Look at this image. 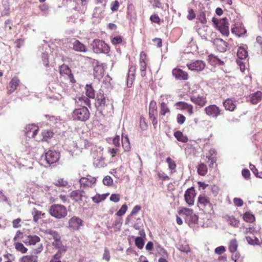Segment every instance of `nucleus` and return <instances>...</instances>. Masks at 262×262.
I'll return each mask as SVG.
<instances>
[{
    "instance_id": "nucleus-1",
    "label": "nucleus",
    "mask_w": 262,
    "mask_h": 262,
    "mask_svg": "<svg viewBox=\"0 0 262 262\" xmlns=\"http://www.w3.org/2000/svg\"><path fill=\"white\" fill-rule=\"evenodd\" d=\"M50 214L57 219H62L64 218L68 214L67 208L62 205L53 204L49 208Z\"/></svg>"
},
{
    "instance_id": "nucleus-2",
    "label": "nucleus",
    "mask_w": 262,
    "mask_h": 262,
    "mask_svg": "<svg viewBox=\"0 0 262 262\" xmlns=\"http://www.w3.org/2000/svg\"><path fill=\"white\" fill-rule=\"evenodd\" d=\"M90 112L85 106L75 108L72 113V118L74 120L84 122L90 118Z\"/></svg>"
},
{
    "instance_id": "nucleus-3",
    "label": "nucleus",
    "mask_w": 262,
    "mask_h": 262,
    "mask_svg": "<svg viewBox=\"0 0 262 262\" xmlns=\"http://www.w3.org/2000/svg\"><path fill=\"white\" fill-rule=\"evenodd\" d=\"M107 102H108V100L106 99L104 96L103 92L101 90L99 91L97 94L95 105L99 114L101 115H104L103 114V111L105 110V108L108 106Z\"/></svg>"
},
{
    "instance_id": "nucleus-4",
    "label": "nucleus",
    "mask_w": 262,
    "mask_h": 262,
    "mask_svg": "<svg viewBox=\"0 0 262 262\" xmlns=\"http://www.w3.org/2000/svg\"><path fill=\"white\" fill-rule=\"evenodd\" d=\"M91 46L95 53L107 54L110 52L108 46L102 40L95 39L91 43Z\"/></svg>"
},
{
    "instance_id": "nucleus-5",
    "label": "nucleus",
    "mask_w": 262,
    "mask_h": 262,
    "mask_svg": "<svg viewBox=\"0 0 262 262\" xmlns=\"http://www.w3.org/2000/svg\"><path fill=\"white\" fill-rule=\"evenodd\" d=\"M212 22L223 35L226 36H228L229 34V27L227 18L225 17L218 20L217 19L213 17Z\"/></svg>"
},
{
    "instance_id": "nucleus-6",
    "label": "nucleus",
    "mask_w": 262,
    "mask_h": 262,
    "mask_svg": "<svg viewBox=\"0 0 262 262\" xmlns=\"http://www.w3.org/2000/svg\"><path fill=\"white\" fill-rule=\"evenodd\" d=\"M157 116L158 113L156 102L155 101H151L149 106V117L151 120L152 125L155 128H156L158 124V120L157 119Z\"/></svg>"
},
{
    "instance_id": "nucleus-7",
    "label": "nucleus",
    "mask_w": 262,
    "mask_h": 262,
    "mask_svg": "<svg viewBox=\"0 0 262 262\" xmlns=\"http://www.w3.org/2000/svg\"><path fill=\"white\" fill-rule=\"evenodd\" d=\"M204 111L207 116L213 118H216L222 114V110L215 104L209 105Z\"/></svg>"
},
{
    "instance_id": "nucleus-8",
    "label": "nucleus",
    "mask_w": 262,
    "mask_h": 262,
    "mask_svg": "<svg viewBox=\"0 0 262 262\" xmlns=\"http://www.w3.org/2000/svg\"><path fill=\"white\" fill-rule=\"evenodd\" d=\"M60 158V153L56 151L49 150L45 155L47 163L50 165L57 162Z\"/></svg>"
},
{
    "instance_id": "nucleus-9",
    "label": "nucleus",
    "mask_w": 262,
    "mask_h": 262,
    "mask_svg": "<svg viewBox=\"0 0 262 262\" xmlns=\"http://www.w3.org/2000/svg\"><path fill=\"white\" fill-rule=\"evenodd\" d=\"M187 66L188 69L191 71L200 72L203 71L205 69L206 63L201 60H196L189 63H187Z\"/></svg>"
},
{
    "instance_id": "nucleus-10",
    "label": "nucleus",
    "mask_w": 262,
    "mask_h": 262,
    "mask_svg": "<svg viewBox=\"0 0 262 262\" xmlns=\"http://www.w3.org/2000/svg\"><path fill=\"white\" fill-rule=\"evenodd\" d=\"M82 224L83 221L79 217L73 216L69 221V228L71 230H78Z\"/></svg>"
},
{
    "instance_id": "nucleus-11",
    "label": "nucleus",
    "mask_w": 262,
    "mask_h": 262,
    "mask_svg": "<svg viewBox=\"0 0 262 262\" xmlns=\"http://www.w3.org/2000/svg\"><path fill=\"white\" fill-rule=\"evenodd\" d=\"M195 196V190L193 187L187 189L185 191L184 194L185 201L189 206L193 205Z\"/></svg>"
},
{
    "instance_id": "nucleus-12",
    "label": "nucleus",
    "mask_w": 262,
    "mask_h": 262,
    "mask_svg": "<svg viewBox=\"0 0 262 262\" xmlns=\"http://www.w3.org/2000/svg\"><path fill=\"white\" fill-rule=\"evenodd\" d=\"M190 100L195 104L203 106L206 103V95L202 94V95H195L194 93L190 96Z\"/></svg>"
},
{
    "instance_id": "nucleus-13",
    "label": "nucleus",
    "mask_w": 262,
    "mask_h": 262,
    "mask_svg": "<svg viewBox=\"0 0 262 262\" xmlns=\"http://www.w3.org/2000/svg\"><path fill=\"white\" fill-rule=\"evenodd\" d=\"M213 43L217 50L221 52H225L227 49V43L222 39L215 38Z\"/></svg>"
},
{
    "instance_id": "nucleus-14",
    "label": "nucleus",
    "mask_w": 262,
    "mask_h": 262,
    "mask_svg": "<svg viewBox=\"0 0 262 262\" xmlns=\"http://www.w3.org/2000/svg\"><path fill=\"white\" fill-rule=\"evenodd\" d=\"M94 64H96V65L94 67V76L95 78L99 79L100 77H102L104 69L101 65L99 64V62L98 60H95L94 61Z\"/></svg>"
},
{
    "instance_id": "nucleus-15",
    "label": "nucleus",
    "mask_w": 262,
    "mask_h": 262,
    "mask_svg": "<svg viewBox=\"0 0 262 262\" xmlns=\"http://www.w3.org/2000/svg\"><path fill=\"white\" fill-rule=\"evenodd\" d=\"M38 132V127L33 124H29L25 128V134L29 138H34Z\"/></svg>"
},
{
    "instance_id": "nucleus-16",
    "label": "nucleus",
    "mask_w": 262,
    "mask_h": 262,
    "mask_svg": "<svg viewBox=\"0 0 262 262\" xmlns=\"http://www.w3.org/2000/svg\"><path fill=\"white\" fill-rule=\"evenodd\" d=\"M135 73L136 67L133 65H130L128 69L127 78V86L128 88H130L133 84V82L135 78Z\"/></svg>"
},
{
    "instance_id": "nucleus-17",
    "label": "nucleus",
    "mask_w": 262,
    "mask_h": 262,
    "mask_svg": "<svg viewBox=\"0 0 262 262\" xmlns=\"http://www.w3.org/2000/svg\"><path fill=\"white\" fill-rule=\"evenodd\" d=\"M172 75L179 80H186L188 79V74L180 69H174L172 71Z\"/></svg>"
},
{
    "instance_id": "nucleus-18",
    "label": "nucleus",
    "mask_w": 262,
    "mask_h": 262,
    "mask_svg": "<svg viewBox=\"0 0 262 262\" xmlns=\"http://www.w3.org/2000/svg\"><path fill=\"white\" fill-rule=\"evenodd\" d=\"M72 45V49L78 52H86L87 49L85 45L81 43L79 40L75 39L73 42L71 43Z\"/></svg>"
},
{
    "instance_id": "nucleus-19",
    "label": "nucleus",
    "mask_w": 262,
    "mask_h": 262,
    "mask_svg": "<svg viewBox=\"0 0 262 262\" xmlns=\"http://www.w3.org/2000/svg\"><path fill=\"white\" fill-rule=\"evenodd\" d=\"M96 179L95 178L90 176V178L82 177L80 179L79 182L81 186L83 185L84 187H91L96 182Z\"/></svg>"
},
{
    "instance_id": "nucleus-20",
    "label": "nucleus",
    "mask_w": 262,
    "mask_h": 262,
    "mask_svg": "<svg viewBox=\"0 0 262 262\" xmlns=\"http://www.w3.org/2000/svg\"><path fill=\"white\" fill-rule=\"evenodd\" d=\"M19 83L20 81L18 78L16 77L12 78L9 83V87L8 88V94L13 93Z\"/></svg>"
},
{
    "instance_id": "nucleus-21",
    "label": "nucleus",
    "mask_w": 262,
    "mask_h": 262,
    "mask_svg": "<svg viewBox=\"0 0 262 262\" xmlns=\"http://www.w3.org/2000/svg\"><path fill=\"white\" fill-rule=\"evenodd\" d=\"M198 206L200 208L208 207L211 208V204L208 199L204 196L200 195L198 199Z\"/></svg>"
},
{
    "instance_id": "nucleus-22",
    "label": "nucleus",
    "mask_w": 262,
    "mask_h": 262,
    "mask_svg": "<svg viewBox=\"0 0 262 262\" xmlns=\"http://www.w3.org/2000/svg\"><path fill=\"white\" fill-rule=\"evenodd\" d=\"M143 56L145 57V54L143 52H142L140 54V66L141 75L142 77H144L146 75V63L144 61Z\"/></svg>"
},
{
    "instance_id": "nucleus-23",
    "label": "nucleus",
    "mask_w": 262,
    "mask_h": 262,
    "mask_svg": "<svg viewBox=\"0 0 262 262\" xmlns=\"http://www.w3.org/2000/svg\"><path fill=\"white\" fill-rule=\"evenodd\" d=\"M262 99V93L258 91L250 96V101L252 104H257Z\"/></svg>"
},
{
    "instance_id": "nucleus-24",
    "label": "nucleus",
    "mask_w": 262,
    "mask_h": 262,
    "mask_svg": "<svg viewBox=\"0 0 262 262\" xmlns=\"http://www.w3.org/2000/svg\"><path fill=\"white\" fill-rule=\"evenodd\" d=\"M59 72L61 75H67L69 78H73V75L71 73V70L66 64H63L59 68Z\"/></svg>"
},
{
    "instance_id": "nucleus-25",
    "label": "nucleus",
    "mask_w": 262,
    "mask_h": 262,
    "mask_svg": "<svg viewBox=\"0 0 262 262\" xmlns=\"http://www.w3.org/2000/svg\"><path fill=\"white\" fill-rule=\"evenodd\" d=\"M223 105L226 110L233 111L236 107L235 104L230 99H227L223 102Z\"/></svg>"
},
{
    "instance_id": "nucleus-26",
    "label": "nucleus",
    "mask_w": 262,
    "mask_h": 262,
    "mask_svg": "<svg viewBox=\"0 0 262 262\" xmlns=\"http://www.w3.org/2000/svg\"><path fill=\"white\" fill-rule=\"evenodd\" d=\"M40 240V237L37 235H29L24 242L26 244H28L30 245H34L37 242H39Z\"/></svg>"
},
{
    "instance_id": "nucleus-27",
    "label": "nucleus",
    "mask_w": 262,
    "mask_h": 262,
    "mask_svg": "<svg viewBox=\"0 0 262 262\" xmlns=\"http://www.w3.org/2000/svg\"><path fill=\"white\" fill-rule=\"evenodd\" d=\"M45 233L47 234H49L51 235L54 239L55 240L54 242H58L60 240L61 236L55 230H53L52 229H47L45 231Z\"/></svg>"
},
{
    "instance_id": "nucleus-28",
    "label": "nucleus",
    "mask_w": 262,
    "mask_h": 262,
    "mask_svg": "<svg viewBox=\"0 0 262 262\" xmlns=\"http://www.w3.org/2000/svg\"><path fill=\"white\" fill-rule=\"evenodd\" d=\"M174 136L179 141L182 142L183 143H186L188 141L187 137L184 136L182 132L181 131H177L174 132Z\"/></svg>"
},
{
    "instance_id": "nucleus-29",
    "label": "nucleus",
    "mask_w": 262,
    "mask_h": 262,
    "mask_svg": "<svg viewBox=\"0 0 262 262\" xmlns=\"http://www.w3.org/2000/svg\"><path fill=\"white\" fill-rule=\"evenodd\" d=\"M122 146L124 148L125 151H128L129 150L130 148V143L129 141V139L127 136L124 137L123 135H122Z\"/></svg>"
},
{
    "instance_id": "nucleus-30",
    "label": "nucleus",
    "mask_w": 262,
    "mask_h": 262,
    "mask_svg": "<svg viewBox=\"0 0 262 262\" xmlns=\"http://www.w3.org/2000/svg\"><path fill=\"white\" fill-rule=\"evenodd\" d=\"M237 56L240 59H245L248 56V52L243 47H239L237 52Z\"/></svg>"
},
{
    "instance_id": "nucleus-31",
    "label": "nucleus",
    "mask_w": 262,
    "mask_h": 262,
    "mask_svg": "<svg viewBox=\"0 0 262 262\" xmlns=\"http://www.w3.org/2000/svg\"><path fill=\"white\" fill-rule=\"evenodd\" d=\"M86 95L89 98H94L95 92L91 84H86L85 86Z\"/></svg>"
},
{
    "instance_id": "nucleus-32",
    "label": "nucleus",
    "mask_w": 262,
    "mask_h": 262,
    "mask_svg": "<svg viewBox=\"0 0 262 262\" xmlns=\"http://www.w3.org/2000/svg\"><path fill=\"white\" fill-rule=\"evenodd\" d=\"M37 256L36 255H25L21 258L22 262H37Z\"/></svg>"
},
{
    "instance_id": "nucleus-33",
    "label": "nucleus",
    "mask_w": 262,
    "mask_h": 262,
    "mask_svg": "<svg viewBox=\"0 0 262 262\" xmlns=\"http://www.w3.org/2000/svg\"><path fill=\"white\" fill-rule=\"evenodd\" d=\"M185 222L188 224L191 223H195L198 221V216L195 214L193 212L189 215L187 217H184Z\"/></svg>"
},
{
    "instance_id": "nucleus-34",
    "label": "nucleus",
    "mask_w": 262,
    "mask_h": 262,
    "mask_svg": "<svg viewBox=\"0 0 262 262\" xmlns=\"http://www.w3.org/2000/svg\"><path fill=\"white\" fill-rule=\"evenodd\" d=\"M108 194V193H104L101 195L99 194H97L92 198V200L95 203H99L101 201L104 200Z\"/></svg>"
},
{
    "instance_id": "nucleus-35",
    "label": "nucleus",
    "mask_w": 262,
    "mask_h": 262,
    "mask_svg": "<svg viewBox=\"0 0 262 262\" xmlns=\"http://www.w3.org/2000/svg\"><path fill=\"white\" fill-rule=\"evenodd\" d=\"M207 166L204 164L201 163L199 165L198 167V172L201 176H205L207 173Z\"/></svg>"
},
{
    "instance_id": "nucleus-36",
    "label": "nucleus",
    "mask_w": 262,
    "mask_h": 262,
    "mask_svg": "<svg viewBox=\"0 0 262 262\" xmlns=\"http://www.w3.org/2000/svg\"><path fill=\"white\" fill-rule=\"evenodd\" d=\"M238 247L237 242L235 239L230 241L229 246V250L231 253H234L236 251Z\"/></svg>"
},
{
    "instance_id": "nucleus-37",
    "label": "nucleus",
    "mask_w": 262,
    "mask_h": 262,
    "mask_svg": "<svg viewBox=\"0 0 262 262\" xmlns=\"http://www.w3.org/2000/svg\"><path fill=\"white\" fill-rule=\"evenodd\" d=\"M52 245L56 248L58 249L60 252H66L67 250V247L62 245V243L59 241L57 242H53Z\"/></svg>"
},
{
    "instance_id": "nucleus-38",
    "label": "nucleus",
    "mask_w": 262,
    "mask_h": 262,
    "mask_svg": "<svg viewBox=\"0 0 262 262\" xmlns=\"http://www.w3.org/2000/svg\"><path fill=\"white\" fill-rule=\"evenodd\" d=\"M244 221L247 222L252 223L255 221V217L252 213L246 212L243 215Z\"/></svg>"
},
{
    "instance_id": "nucleus-39",
    "label": "nucleus",
    "mask_w": 262,
    "mask_h": 262,
    "mask_svg": "<svg viewBox=\"0 0 262 262\" xmlns=\"http://www.w3.org/2000/svg\"><path fill=\"white\" fill-rule=\"evenodd\" d=\"M246 240L249 244L251 245H258L259 240L258 239L254 236H246Z\"/></svg>"
},
{
    "instance_id": "nucleus-40",
    "label": "nucleus",
    "mask_w": 262,
    "mask_h": 262,
    "mask_svg": "<svg viewBox=\"0 0 262 262\" xmlns=\"http://www.w3.org/2000/svg\"><path fill=\"white\" fill-rule=\"evenodd\" d=\"M141 207L140 205H136L132 209L130 214L127 217L126 219V223H128L129 221V218L130 216L136 215L140 210Z\"/></svg>"
},
{
    "instance_id": "nucleus-41",
    "label": "nucleus",
    "mask_w": 262,
    "mask_h": 262,
    "mask_svg": "<svg viewBox=\"0 0 262 262\" xmlns=\"http://www.w3.org/2000/svg\"><path fill=\"white\" fill-rule=\"evenodd\" d=\"M14 245L17 251L21 252L22 253H25L27 252L28 249L24 246L22 243L17 242L15 243Z\"/></svg>"
},
{
    "instance_id": "nucleus-42",
    "label": "nucleus",
    "mask_w": 262,
    "mask_h": 262,
    "mask_svg": "<svg viewBox=\"0 0 262 262\" xmlns=\"http://www.w3.org/2000/svg\"><path fill=\"white\" fill-rule=\"evenodd\" d=\"M136 246L140 249H142L144 245V241L142 237L138 236L135 241Z\"/></svg>"
},
{
    "instance_id": "nucleus-43",
    "label": "nucleus",
    "mask_w": 262,
    "mask_h": 262,
    "mask_svg": "<svg viewBox=\"0 0 262 262\" xmlns=\"http://www.w3.org/2000/svg\"><path fill=\"white\" fill-rule=\"evenodd\" d=\"M160 110V114L162 116H164L167 113H169L170 112L169 108L164 102H162L161 103Z\"/></svg>"
},
{
    "instance_id": "nucleus-44",
    "label": "nucleus",
    "mask_w": 262,
    "mask_h": 262,
    "mask_svg": "<svg viewBox=\"0 0 262 262\" xmlns=\"http://www.w3.org/2000/svg\"><path fill=\"white\" fill-rule=\"evenodd\" d=\"M127 17L130 19L134 18L136 17V13L133 6H129L127 7Z\"/></svg>"
},
{
    "instance_id": "nucleus-45",
    "label": "nucleus",
    "mask_w": 262,
    "mask_h": 262,
    "mask_svg": "<svg viewBox=\"0 0 262 262\" xmlns=\"http://www.w3.org/2000/svg\"><path fill=\"white\" fill-rule=\"evenodd\" d=\"M179 212L180 214L184 215V217H187L189 215H191L193 212L192 209L183 208L180 210Z\"/></svg>"
},
{
    "instance_id": "nucleus-46",
    "label": "nucleus",
    "mask_w": 262,
    "mask_h": 262,
    "mask_svg": "<svg viewBox=\"0 0 262 262\" xmlns=\"http://www.w3.org/2000/svg\"><path fill=\"white\" fill-rule=\"evenodd\" d=\"M102 182L103 185L110 186L113 185V180L110 176H106L103 178Z\"/></svg>"
},
{
    "instance_id": "nucleus-47",
    "label": "nucleus",
    "mask_w": 262,
    "mask_h": 262,
    "mask_svg": "<svg viewBox=\"0 0 262 262\" xmlns=\"http://www.w3.org/2000/svg\"><path fill=\"white\" fill-rule=\"evenodd\" d=\"M166 161L168 164V167L170 169L174 170L176 169V164L170 157L167 158Z\"/></svg>"
},
{
    "instance_id": "nucleus-48",
    "label": "nucleus",
    "mask_w": 262,
    "mask_h": 262,
    "mask_svg": "<svg viewBox=\"0 0 262 262\" xmlns=\"http://www.w3.org/2000/svg\"><path fill=\"white\" fill-rule=\"evenodd\" d=\"M54 184L59 187H63L68 185V182L63 179L60 178L55 181L54 182Z\"/></svg>"
},
{
    "instance_id": "nucleus-49",
    "label": "nucleus",
    "mask_w": 262,
    "mask_h": 262,
    "mask_svg": "<svg viewBox=\"0 0 262 262\" xmlns=\"http://www.w3.org/2000/svg\"><path fill=\"white\" fill-rule=\"evenodd\" d=\"M127 205L125 204H123L121 206V208L117 212V213H116V215L118 216H121L125 213V212L127 211Z\"/></svg>"
},
{
    "instance_id": "nucleus-50",
    "label": "nucleus",
    "mask_w": 262,
    "mask_h": 262,
    "mask_svg": "<svg viewBox=\"0 0 262 262\" xmlns=\"http://www.w3.org/2000/svg\"><path fill=\"white\" fill-rule=\"evenodd\" d=\"M41 59L44 66L47 67H48L49 64L48 54L47 53H42L41 54Z\"/></svg>"
},
{
    "instance_id": "nucleus-51",
    "label": "nucleus",
    "mask_w": 262,
    "mask_h": 262,
    "mask_svg": "<svg viewBox=\"0 0 262 262\" xmlns=\"http://www.w3.org/2000/svg\"><path fill=\"white\" fill-rule=\"evenodd\" d=\"M228 222L230 225L234 227L237 226L239 222L233 216L228 217Z\"/></svg>"
},
{
    "instance_id": "nucleus-52",
    "label": "nucleus",
    "mask_w": 262,
    "mask_h": 262,
    "mask_svg": "<svg viewBox=\"0 0 262 262\" xmlns=\"http://www.w3.org/2000/svg\"><path fill=\"white\" fill-rule=\"evenodd\" d=\"M70 197L76 202H77L79 198V190H76L72 191L71 192Z\"/></svg>"
},
{
    "instance_id": "nucleus-53",
    "label": "nucleus",
    "mask_w": 262,
    "mask_h": 262,
    "mask_svg": "<svg viewBox=\"0 0 262 262\" xmlns=\"http://www.w3.org/2000/svg\"><path fill=\"white\" fill-rule=\"evenodd\" d=\"M122 222L120 219L116 220L114 223L113 224V226L115 228V231H119L120 230V228L122 225Z\"/></svg>"
},
{
    "instance_id": "nucleus-54",
    "label": "nucleus",
    "mask_w": 262,
    "mask_h": 262,
    "mask_svg": "<svg viewBox=\"0 0 262 262\" xmlns=\"http://www.w3.org/2000/svg\"><path fill=\"white\" fill-rule=\"evenodd\" d=\"M140 126L142 130H145L147 127V124L145 121V119L143 116H141L140 118Z\"/></svg>"
},
{
    "instance_id": "nucleus-55",
    "label": "nucleus",
    "mask_w": 262,
    "mask_h": 262,
    "mask_svg": "<svg viewBox=\"0 0 262 262\" xmlns=\"http://www.w3.org/2000/svg\"><path fill=\"white\" fill-rule=\"evenodd\" d=\"M226 251V248L223 246H220L215 249L214 252L218 255H221Z\"/></svg>"
},
{
    "instance_id": "nucleus-56",
    "label": "nucleus",
    "mask_w": 262,
    "mask_h": 262,
    "mask_svg": "<svg viewBox=\"0 0 262 262\" xmlns=\"http://www.w3.org/2000/svg\"><path fill=\"white\" fill-rule=\"evenodd\" d=\"M42 135L43 139H48L53 136V133L50 130H43L42 132Z\"/></svg>"
},
{
    "instance_id": "nucleus-57",
    "label": "nucleus",
    "mask_w": 262,
    "mask_h": 262,
    "mask_svg": "<svg viewBox=\"0 0 262 262\" xmlns=\"http://www.w3.org/2000/svg\"><path fill=\"white\" fill-rule=\"evenodd\" d=\"M120 195L119 194L113 193L110 196V201L117 203L120 201Z\"/></svg>"
},
{
    "instance_id": "nucleus-58",
    "label": "nucleus",
    "mask_w": 262,
    "mask_h": 262,
    "mask_svg": "<svg viewBox=\"0 0 262 262\" xmlns=\"http://www.w3.org/2000/svg\"><path fill=\"white\" fill-rule=\"evenodd\" d=\"M177 119L178 124H183L185 121L186 118L183 115L179 114L177 115Z\"/></svg>"
},
{
    "instance_id": "nucleus-59",
    "label": "nucleus",
    "mask_w": 262,
    "mask_h": 262,
    "mask_svg": "<svg viewBox=\"0 0 262 262\" xmlns=\"http://www.w3.org/2000/svg\"><path fill=\"white\" fill-rule=\"evenodd\" d=\"M141 220L140 218L137 219V222L133 226L135 229L137 230H140L143 227V224L141 223Z\"/></svg>"
},
{
    "instance_id": "nucleus-60",
    "label": "nucleus",
    "mask_w": 262,
    "mask_h": 262,
    "mask_svg": "<svg viewBox=\"0 0 262 262\" xmlns=\"http://www.w3.org/2000/svg\"><path fill=\"white\" fill-rule=\"evenodd\" d=\"M179 250H180L181 252H185V253H188L190 251V248L187 245H180L179 247L178 248Z\"/></svg>"
},
{
    "instance_id": "nucleus-61",
    "label": "nucleus",
    "mask_w": 262,
    "mask_h": 262,
    "mask_svg": "<svg viewBox=\"0 0 262 262\" xmlns=\"http://www.w3.org/2000/svg\"><path fill=\"white\" fill-rule=\"evenodd\" d=\"M102 258L103 259L106 260L107 261H108L110 259V251L106 248L104 249Z\"/></svg>"
},
{
    "instance_id": "nucleus-62",
    "label": "nucleus",
    "mask_w": 262,
    "mask_h": 262,
    "mask_svg": "<svg viewBox=\"0 0 262 262\" xmlns=\"http://www.w3.org/2000/svg\"><path fill=\"white\" fill-rule=\"evenodd\" d=\"M122 41V37L120 36H115L112 39V42L114 45L119 44L121 43Z\"/></svg>"
},
{
    "instance_id": "nucleus-63",
    "label": "nucleus",
    "mask_w": 262,
    "mask_h": 262,
    "mask_svg": "<svg viewBox=\"0 0 262 262\" xmlns=\"http://www.w3.org/2000/svg\"><path fill=\"white\" fill-rule=\"evenodd\" d=\"M33 214V221L35 222H37L38 221V219H39L40 216L41 214V212L39 210H35L34 213Z\"/></svg>"
},
{
    "instance_id": "nucleus-64",
    "label": "nucleus",
    "mask_w": 262,
    "mask_h": 262,
    "mask_svg": "<svg viewBox=\"0 0 262 262\" xmlns=\"http://www.w3.org/2000/svg\"><path fill=\"white\" fill-rule=\"evenodd\" d=\"M233 202L234 205L237 207H241L244 204L243 201L240 198H235L233 199Z\"/></svg>"
}]
</instances>
